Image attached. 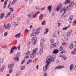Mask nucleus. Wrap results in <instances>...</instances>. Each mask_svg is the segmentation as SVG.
Instances as JSON below:
<instances>
[{
  "label": "nucleus",
  "instance_id": "10",
  "mask_svg": "<svg viewBox=\"0 0 76 76\" xmlns=\"http://www.w3.org/2000/svg\"><path fill=\"white\" fill-rule=\"evenodd\" d=\"M37 37H34L32 39V42H34V41H37Z\"/></svg>",
  "mask_w": 76,
  "mask_h": 76
},
{
  "label": "nucleus",
  "instance_id": "61",
  "mask_svg": "<svg viewBox=\"0 0 76 76\" xmlns=\"http://www.w3.org/2000/svg\"><path fill=\"white\" fill-rule=\"evenodd\" d=\"M70 5H69V6H68L67 7H66V10H67V9H68V8H69V7H70Z\"/></svg>",
  "mask_w": 76,
  "mask_h": 76
},
{
  "label": "nucleus",
  "instance_id": "27",
  "mask_svg": "<svg viewBox=\"0 0 76 76\" xmlns=\"http://www.w3.org/2000/svg\"><path fill=\"white\" fill-rule=\"evenodd\" d=\"M49 30V29H48V28H47L46 29V32H44V35H45V34H47V33H48V32Z\"/></svg>",
  "mask_w": 76,
  "mask_h": 76
},
{
  "label": "nucleus",
  "instance_id": "29",
  "mask_svg": "<svg viewBox=\"0 0 76 76\" xmlns=\"http://www.w3.org/2000/svg\"><path fill=\"white\" fill-rule=\"evenodd\" d=\"M63 50V48L62 47V46H60V51H62Z\"/></svg>",
  "mask_w": 76,
  "mask_h": 76
},
{
  "label": "nucleus",
  "instance_id": "22",
  "mask_svg": "<svg viewBox=\"0 0 76 76\" xmlns=\"http://www.w3.org/2000/svg\"><path fill=\"white\" fill-rule=\"evenodd\" d=\"M70 25H69V26H68L67 27H66L63 28V30H66V29H67V28H69V27H70Z\"/></svg>",
  "mask_w": 76,
  "mask_h": 76
},
{
  "label": "nucleus",
  "instance_id": "4",
  "mask_svg": "<svg viewBox=\"0 0 76 76\" xmlns=\"http://www.w3.org/2000/svg\"><path fill=\"white\" fill-rule=\"evenodd\" d=\"M64 66H61V65H59L56 66L55 68V69H61L64 68Z\"/></svg>",
  "mask_w": 76,
  "mask_h": 76
},
{
  "label": "nucleus",
  "instance_id": "19",
  "mask_svg": "<svg viewBox=\"0 0 76 76\" xmlns=\"http://www.w3.org/2000/svg\"><path fill=\"white\" fill-rule=\"evenodd\" d=\"M8 1V0H6L4 2V6L3 8H5L6 7V4L7 3V1Z\"/></svg>",
  "mask_w": 76,
  "mask_h": 76
},
{
  "label": "nucleus",
  "instance_id": "50",
  "mask_svg": "<svg viewBox=\"0 0 76 76\" xmlns=\"http://www.w3.org/2000/svg\"><path fill=\"white\" fill-rule=\"evenodd\" d=\"M10 13H11V12H9L8 13L7 15L9 16H10Z\"/></svg>",
  "mask_w": 76,
  "mask_h": 76
},
{
  "label": "nucleus",
  "instance_id": "13",
  "mask_svg": "<svg viewBox=\"0 0 76 76\" xmlns=\"http://www.w3.org/2000/svg\"><path fill=\"white\" fill-rule=\"evenodd\" d=\"M4 67H5V66H3L0 69V72H3Z\"/></svg>",
  "mask_w": 76,
  "mask_h": 76
},
{
  "label": "nucleus",
  "instance_id": "52",
  "mask_svg": "<svg viewBox=\"0 0 76 76\" xmlns=\"http://www.w3.org/2000/svg\"><path fill=\"white\" fill-rule=\"evenodd\" d=\"M12 24V25H15V24H16V22H12L11 23Z\"/></svg>",
  "mask_w": 76,
  "mask_h": 76
},
{
  "label": "nucleus",
  "instance_id": "21",
  "mask_svg": "<svg viewBox=\"0 0 76 76\" xmlns=\"http://www.w3.org/2000/svg\"><path fill=\"white\" fill-rule=\"evenodd\" d=\"M14 60H15L16 61H18L19 57L18 56H17L16 57H14Z\"/></svg>",
  "mask_w": 76,
  "mask_h": 76
},
{
  "label": "nucleus",
  "instance_id": "55",
  "mask_svg": "<svg viewBox=\"0 0 76 76\" xmlns=\"http://www.w3.org/2000/svg\"><path fill=\"white\" fill-rule=\"evenodd\" d=\"M65 52V51L64 50H63V51H62L61 52V54H63V53H64Z\"/></svg>",
  "mask_w": 76,
  "mask_h": 76
},
{
  "label": "nucleus",
  "instance_id": "54",
  "mask_svg": "<svg viewBox=\"0 0 76 76\" xmlns=\"http://www.w3.org/2000/svg\"><path fill=\"white\" fill-rule=\"evenodd\" d=\"M26 31H27V32L28 33H29V30H28V29H26Z\"/></svg>",
  "mask_w": 76,
  "mask_h": 76
},
{
  "label": "nucleus",
  "instance_id": "3",
  "mask_svg": "<svg viewBox=\"0 0 76 76\" xmlns=\"http://www.w3.org/2000/svg\"><path fill=\"white\" fill-rule=\"evenodd\" d=\"M39 30H40V28L37 29L36 30L35 29H33L32 30V31L33 33H38L39 32H38Z\"/></svg>",
  "mask_w": 76,
  "mask_h": 76
},
{
  "label": "nucleus",
  "instance_id": "31",
  "mask_svg": "<svg viewBox=\"0 0 76 76\" xmlns=\"http://www.w3.org/2000/svg\"><path fill=\"white\" fill-rule=\"evenodd\" d=\"M50 42L52 43H54V40L53 39H50Z\"/></svg>",
  "mask_w": 76,
  "mask_h": 76
},
{
  "label": "nucleus",
  "instance_id": "47",
  "mask_svg": "<svg viewBox=\"0 0 76 76\" xmlns=\"http://www.w3.org/2000/svg\"><path fill=\"white\" fill-rule=\"evenodd\" d=\"M0 62L1 63L3 62V59H0Z\"/></svg>",
  "mask_w": 76,
  "mask_h": 76
},
{
  "label": "nucleus",
  "instance_id": "8",
  "mask_svg": "<svg viewBox=\"0 0 76 76\" xmlns=\"http://www.w3.org/2000/svg\"><path fill=\"white\" fill-rule=\"evenodd\" d=\"M21 33H19L16 34L15 37H17V38H20V37H21L22 36L21 35Z\"/></svg>",
  "mask_w": 76,
  "mask_h": 76
},
{
  "label": "nucleus",
  "instance_id": "6",
  "mask_svg": "<svg viewBox=\"0 0 76 76\" xmlns=\"http://www.w3.org/2000/svg\"><path fill=\"white\" fill-rule=\"evenodd\" d=\"M11 26V25L10 23H9L7 24V26H5V29H9V28H10Z\"/></svg>",
  "mask_w": 76,
  "mask_h": 76
},
{
  "label": "nucleus",
  "instance_id": "42",
  "mask_svg": "<svg viewBox=\"0 0 76 76\" xmlns=\"http://www.w3.org/2000/svg\"><path fill=\"white\" fill-rule=\"evenodd\" d=\"M35 9H38L39 10H40L41 9V8H39V7H37V6H36L35 7Z\"/></svg>",
  "mask_w": 76,
  "mask_h": 76
},
{
  "label": "nucleus",
  "instance_id": "25",
  "mask_svg": "<svg viewBox=\"0 0 76 76\" xmlns=\"http://www.w3.org/2000/svg\"><path fill=\"white\" fill-rule=\"evenodd\" d=\"M73 64H71L70 65V70H72L73 69Z\"/></svg>",
  "mask_w": 76,
  "mask_h": 76
},
{
  "label": "nucleus",
  "instance_id": "51",
  "mask_svg": "<svg viewBox=\"0 0 76 76\" xmlns=\"http://www.w3.org/2000/svg\"><path fill=\"white\" fill-rule=\"evenodd\" d=\"M64 8H62V9L61 10H60V13H62V12H63V10H64Z\"/></svg>",
  "mask_w": 76,
  "mask_h": 76
},
{
  "label": "nucleus",
  "instance_id": "16",
  "mask_svg": "<svg viewBox=\"0 0 76 76\" xmlns=\"http://www.w3.org/2000/svg\"><path fill=\"white\" fill-rule=\"evenodd\" d=\"M14 66V64H10L8 65V67L9 68H11Z\"/></svg>",
  "mask_w": 76,
  "mask_h": 76
},
{
  "label": "nucleus",
  "instance_id": "43",
  "mask_svg": "<svg viewBox=\"0 0 76 76\" xmlns=\"http://www.w3.org/2000/svg\"><path fill=\"white\" fill-rule=\"evenodd\" d=\"M53 47H57V45H56V43H54V44H53Z\"/></svg>",
  "mask_w": 76,
  "mask_h": 76
},
{
  "label": "nucleus",
  "instance_id": "14",
  "mask_svg": "<svg viewBox=\"0 0 76 76\" xmlns=\"http://www.w3.org/2000/svg\"><path fill=\"white\" fill-rule=\"evenodd\" d=\"M57 6H58V7H59L60 8H61V7L63 6V4L59 3V4Z\"/></svg>",
  "mask_w": 76,
  "mask_h": 76
},
{
  "label": "nucleus",
  "instance_id": "15",
  "mask_svg": "<svg viewBox=\"0 0 76 76\" xmlns=\"http://www.w3.org/2000/svg\"><path fill=\"white\" fill-rule=\"evenodd\" d=\"M52 10L51 6H49L48 7V10H49V12H51Z\"/></svg>",
  "mask_w": 76,
  "mask_h": 76
},
{
  "label": "nucleus",
  "instance_id": "48",
  "mask_svg": "<svg viewBox=\"0 0 76 76\" xmlns=\"http://www.w3.org/2000/svg\"><path fill=\"white\" fill-rule=\"evenodd\" d=\"M39 19L40 20H41L42 19V17H41V15H40L39 16Z\"/></svg>",
  "mask_w": 76,
  "mask_h": 76
},
{
  "label": "nucleus",
  "instance_id": "40",
  "mask_svg": "<svg viewBox=\"0 0 76 76\" xmlns=\"http://www.w3.org/2000/svg\"><path fill=\"white\" fill-rule=\"evenodd\" d=\"M37 16V13H35V14L33 15V17L34 18H36Z\"/></svg>",
  "mask_w": 76,
  "mask_h": 76
},
{
  "label": "nucleus",
  "instance_id": "38",
  "mask_svg": "<svg viewBox=\"0 0 76 76\" xmlns=\"http://www.w3.org/2000/svg\"><path fill=\"white\" fill-rule=\"evenodd\" d=\"M7 32H5L4 33V37H6L7 36Z\"/></svg>",
  "mask_w": 76,
  "mask_h": 76
},
{
  "label": "nucleus",
  "instance_id": "23",
  "mask_svg": "<svg viewBox=\"0 0 76 76\" xmlns=\"http://www.w3.org/2000/svg\"><path fill=\"white\" fill-rule=\"evenodd\" d=\"M62 58L64 59V60H66L67 59V57L65 56H62Z\"/></svg>",
  "mask_w": 76,
  "mask_h": 76
},
{
  "label": "nucleus",
  "instance_id": "20",
  "mask_svg": "<svg viewBox=\"0 0 76 76\" xmlns=\"http://www.w3.org/2000/svg\"><path fill=\"white\" fill-rule=\"evenodd\" d=\"M73 47V43H72L70 45L69 47V48L70 49H72Z\"/></svg>",
  "mask_w": 76,
  "mask_h": 76
},
{
  "label": "nucleus",
  "instance_id": "37",
  "mask_svg": "<svg viewBox=\"0 0 76 76\" xmlns=\"http://www.w3.org/2000/svg\"><path fill=\"white\" fill-rule=\"evenodd\" d=\"M43 50L42 49H40V54H41L42 53Z\"/></svg>",
  "mask_w": 76,
  "mask_h": 76
},
{
  "label": "nucleus",
  "instance_id": "17",
  "mask_svg": "<svg viewBox=\"0 0 76 76\" xmlns=\"http://www.w3.org/2000/svg\"><path fill=\"white\" fill-rule=\"evenodd\" d=\"M70 3V0H66V1H65V3H64V4H66V3L69 4Z\"/></svg>",
  "mask_w": 76,
  "mask_h": 76
},
{
  "label": "nucleus",
  "instance_id": "32",
  "mask_svg": "<svg viewBox=\"0 0 76 76\" xmlns=\"http://www.w3.org/2000/svg\"><path fill=\"white\" fill-rule=\"evenodd\" d=\"M68 21L69 22V23H72V19L69 18L68 20Z\"/></svg>",
  "mask_w": 76,
  "mask_h": 76
},
{
  "label": "nucleus",
  "instance_id": "57",
  "mask_svg": "<svg viewBox=\"0 0 76 76\" xmlns=\"http://www.w3.org/2000/svg\"><path fill=\"white\" fill-rule=\"evenodd\" d=\"M28 16L29 18H31V15H28Z\"/></svg>",
  "mask_w": 76,
  "mask_h": 76
},
{
  "label": "nucleus",
  "instance_id": "1",
  "mask_svg": "<svg viewBox=\"0 0 76 76\" xmlns=\"http://www.w3.org/2000/svg\"><path fill=\"white\" fill-rule=\"evenodd\" d=\"M46 61L45 63H47L45 65V66L43 67V70L44 72H46L48 68V66L50 64V63L54 62V58L53 57H51V56H48L46 59Z\"/></svg>",
  "mask_w": 76,
  "mask_h": 76
},
{
  "label": "nucleus",
  "instance_id": "63",
  "mask_svg": "<svg viewBox=\"0 0 76 76\" xmlns=\"http://www.w3.org/2000/svg\"><path fill=\"white\" fill-rule=\"evenodd\" d=\"M8 17H9V16L8 15H7L5 17V18H8Z\"/></svg>",
  "mask_w": 76,
  "mask_h": 76
},
{
  "label": "nucleus",
  "instance_id": "5",
  "mask_svg": "<svg viewBox=\"0 0 76 76\" xmlns=\"http://www.w3.org/2000/svg\"><path fill=\"white\" fill-rule=\"evenodd\" d=\"M44 39H42L41 40L40 45V47H42V45H43V44L44 43Z\"/></svg>",
  "mask_w": 76,
  "mask_h": 76
},
{
  "label": "nucleus",
  "instance_id": "24",
  "mask_svg": "<svg viewBox=\"0 0 76 76\" xmlns=\"http://www.w3.org/2000/svg\"><path fill=\"white\" fill-rule=\"evenodd\" d=\"M60 8H59V7H58V6H57V7L56 9V10L57 12H58V11L60 10Z\"/></svg>",
  "mask_w": 76,
  "mask_h": 76
},
{
  "label": "nucleus",
  "instance_id": "12",
  "mask_svg": "<svg viewBox=\"0 0 76 76\" xmlns=\"http://www.w3.org/2000/svg\"><path fill=\"white\" fill-rule=\"evenodd\" d=\"M4 16V13H2L0 15V19H2Z\"/></svg>",
  "mask_w": 76,
  "mask_h": 76
},
{
  "label": "nucleus",
  "instance_id": "39",
  "mask_svg": "<svg viewBox=\"0 0 76 76\" xmlns=\"http://www.w3.org/2000/svg\"><path fill=\"white\" fill-rule=\"evenodd\" d=\"M20 53L18 52L16 55V56H20Z\"/></svg>",
  "mask_w": 76,
  "mask_h": 76
},
{
  "label": "nucleus",
  "instance_id": "45",
  "mask_svg": "<svg viewBox=\"0 0 76 76\" xmlns=\"http://www.w3.org/2000/svg\"><path fill=\"white\" fill-rule=\"evenodd\" d=\"M69 19H73V15H71L70 17V18Z\"/></svg>",
  "mask_w": 76,
  "mask_h": 76
},
{
  "label": "nucleus",
  "instance_id": "41",
  "mask_svg": "<svg viewBox=\"0 0 76 76\" xmlns=\"http://www.w3.org/2000/svg\"><path fill=\"white\" fill-rule=\"evenodd\" d=\"M25 59H24L22 61V63H21V64H23L25 63Z\"/></svg>",
  "mask_w": 76,
  "mask_h": 76
},
{
  "label": "nucleus",
  "instance_id": "11",
  "mask_svg": "<svg viewBox=\"0 0 76 76\" xmlns=\"http://www.w3.org/2000/svg\"><path fill=\"white\" fill-rule=\"evenodd\" d=\"M58 50L57 49H55L53 50V54H57V53H58Z\"/></svg>",
  "mask_w": 76,
  "mask_h": 76
},
{
  "label": "nucleus",
  "instance_id": "30",
  "mask_svg": "<svg viewBox=\"0 0 76 76\" xmlns=\"http://www.w3.org/2000/svg\"><path fill=\"white\" fill-rule=\"evenodd\" d=\"M69 5H70V6H73V5H74V2L73 1H72L71 4H70Z\"/></svg>",
  "mask_w": 76,
  "mask_h": 76
},
{
  "label": "nucleus",
  "instance_id": "53",
  "mask_svg": "<svg viewBox=\"0 0 76 76\" xmlns=\"http://www.w3.org/2000/svg\"><path fill=\"white\" fill-rule=\"evenodd\" d=\"M20 75V74H19V72L16 74V76H19Z\"/></svg>",
  "mask_w": 76,
  "mask_h": 76
},
{
  "label": "nucleus",
  "instance_id": "34",
  "mask_svg": "<svg viewBox=\"0 0 76 76\" xmlns=\"http://www.w3.org/2000/svg\"><path fill=\"white\" fill-rule=\"evenodd\" d=\"M13 18H14V14H12L11 16L10 17V19H12Z\"/></svg>",
  "mask_w": 76,
  "mask_h": 76
},
{
  "label": "nucleus",
  "instance_id": "49",
  "mask_svg": "<svg viewBox=\"0 0 76 76\" xmlns=\"http://www.w3.org/2000/svg\"><path fill=\"white\" fill-rule=\"evenodd\" d=\"M28 61L29 63L30 62H32V60L31 59H29L28 60Z\"/></svg>",
  "mask_w": 76,
  "mask_h": 76
},
{
  "label": "nucleus",
  "instance_id": "9",
  "mask_svg": "<svg viewBox=\"0 0 76 76\" xmlns=\"http://www.w3.org/2000/svg\"><path fill=\"white\" fill-rule=\"evenodd\" d=\"M38 34H39V32L38 33H32L31 34V37H32V36H36V35H37Z\"/></svg>",
  "mask_w": 76,
  "mask_h": 76
},
{
  "label": "nucleus",
  "instance_id": "28",
  "mask_svg": "<svg viewBox=\"0 0 76 76\" xmlns=\"http://www.w3.org/2000/svg\"><path fill=\"white\" fill-rule=\"evenodd\" d=\"M42 25H45V21L44 20L42 23Z\"/></svg>",
  "mask_w": 76,
  "mask_h": 76
},
{
  "label": "nucleus",
  "instance_id": "60",
  "mask_svg": "<svg viewBox=\"0 0 76 76\" xmlns=\"http://www.w3.org/2000/svg\"><path fill=\"white\" fill-rule=\"evenodd\" d=\"M34 43H33V44L34 45H35V44H36V43L37 42V41H34Z\"/></svg>",
  "mask_w": 76,
  "mask_h": 76
},
{
  "label": "nucleus",
  "instance_id": "26",
  "mask_svg": "<svg viewBox=\"0 0 76 76\" xmlns=\"http://www.w3.org/2000/svg\"><path fill=\"white\" fill-rule=\"evenodd\" d=\"M30 53H31V52H30L29 50H27V53L25 54H28V55H29V54H30Z\"/></svg>",
  "mask_w": 76,
  "mask_h": 76
},
{
  "label": "nucleus",
  "instance_id": "59",
  "mask_svg": "<svg viewBox=\"0 0 76 76\" xmlns=\"http://www.w3.org/2000/svg\"><path fill=\"white\" fill-rule=\"evenodd\" d=\"M33 62L34 63H36V61L35 60H33Z\"/></svg>",
  "mask_w": 76,
  "mask_h": 76
},
{
  "label": "nucleus",
  "instance_id": "33",
  "mask_svg": "<svg viewBox=\"0 0 76 76\" xmlns=\"http://www.w3.org/2000/svg\"><path fill=\"white\" fill-rule=\"evenodd\" d=\"M25 68V66H22L21 67V69L22 70H23Z\"/></svg>",
  "mask_w": 76,
  "mask_h": 76
},
{
  "label": "nucleus",
  "instance_id": "36",
  "mask_svg": "<svg viewBox=\"0 0 76 76\" xmlns=\"http://www.w3.org/2000/svg\"><path fill=\"white\" fill-rule=\"evenodd\" d=\"M10 10L11 11V12H13V9L12 7H10L9 8Z\"/></svg>",
  "mask_w": 76,
  "mask_h": 76
},
{
  "label": "nucleus",
  "instance_id": "35",
  "mask_svg": "<svg viewBox=\"0 0 76 76\" xmlns=\"http://www.w3.org/2000/svg\"><path fill=\"white\" fill-rule=\"evenodd\" d=\"M37 49H36L35 50H33V53H35V54L37 53L36 52V51H37Z\"/></svg>",
  "mask_w": 76,
  "mask_h": 76
},
{
  "label": "nucleus",
  "instance_id": "44",
  "mask_svg": "<svg viewBox=\"0 0 76 76\" xmlns=\"http://www.w3.org/2000/svg\"><path fill=\"white\" fill-rule=\"evenodd\" d=\"M12 72V69H10L9 71V73H11Z\"/></svg>",
  "mask_w": 76,
  "mask_h": 76
},
{
  "label": "nucleus",
  "instance_id": "46",
  "mask_svg": "<svg viewBox=\"0 0 76 76\" xmlns=\"http://www.w3.org/2000/svg\"><path fill=\"white\" fill-rule=\"evenodd\" d=\"M50 48H53V47H54V46L53 45V44H52L50 46Z\"/></svg>",
  "mask_w": 76,
  "mask_h": 76
},
{
  "label": "nucleus",
  "instance_id": "2",
  "mask_svg": "<svg viewBox=\"0 0 76 76\" xmlns=\"http://www.w3.org/2000/svg\"><path fill=\"white\" fill-rule=\"evenodd\" d=\"M17 48H18V50H20V45H19V46L17 48L15 46H14L11 49L10 51V54H12L13 52V51L14 50H17Z\"/></svg>",
  "mask_w": 76,
  "mask_h": 76
},
{
  "label": "nucleus",
  "instance_id": "62",
  "mask_svg": "<svg viewBox=\"0 0 76 76\" xmlns=\"http://www.w3.org/2000/svg\"><path fill=\"white\" fill-rule=\"evenodd\" d=\"M44 9H45V8H42L41 9H40L41 10H44Z\"/></svg>",
  "mask_w": 76,
  "mask_h": 76
},
{
  "label": "nucleus",
  "instance_id": "64",
  "mask_svg": "<svg viewBox=\"0 0 76 76\" xmlns=\"http://www.w3.org/2000/svg\"><path fill=\"white\" fill-rule=\"evenodd\" d=\"M64 13H66V9H64Z\"/></svg>",
  "mask_w": 76,
  "mask_h": 76
},
{
  "label": "nucleus",
  "instance_id": "18",
  "mask_svg": "<svg viewBox=\"0 0 76 76\" xmlns=\"http://www.w3.org/2000/svg\"><path fill=\"white\" fill-rule=\"evenodd\" d=\"M76 49H74V51H72L71 52V54L72 55H75V54H76Z\"/></svg>",
  "mask_w": 76,
  "mask_h": 76
},
{
  "label": "nucleus",
  "instance_id": "7",
  "mask_svg": "<svg viewBox=\"0 0 76 76\" xmlns=\"http://www.w3.org/2000/svg\"><path fill=\"white\" fill-rule=\"evenodd\" d=\"M37 54V53H34V52H33L30 55V57L31 58H33L36 55V54Z\"/></svg>",
  "mask_w": 76,
  "mask_h": 76
},
{
  "label": "nucleus",
  "instance_id": "58",
  "mask_svg": "<svg viewBox=\"0 0 76 76\" xmlns=\"http://www.w3.org/2000/svg\"><path fill=\"white\" fill-rule=\"evenodd\" d=\"M44 75L45 76H47V73H46V72L45 73Z\"/></svg>",
  "mask_w": 76,
  "mask_h": 76
},
{
  "label": "nucleus",
  "instance_id": "56",
  "mask_svg": "<svg viewBox=\"0 0 76 76\" xmlns=\"http://www.w3.org/2000/svg\"><path fill=\"white\" fill-rule=\"evenodd\" d=\"M15 1H12V4H14L15 3Z\"/></svg>",
  "mask_w": 76,
  "mask_h": 76
}]
</instances>
